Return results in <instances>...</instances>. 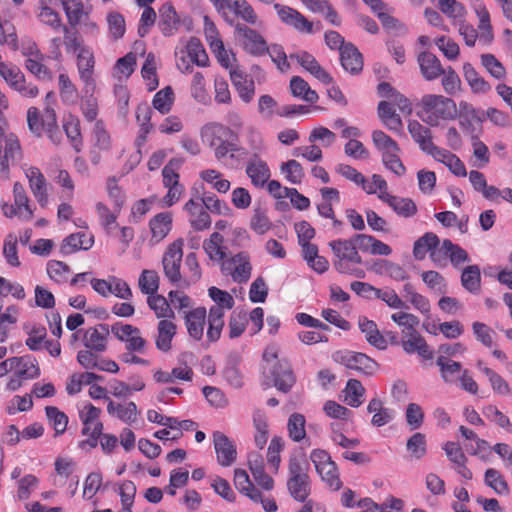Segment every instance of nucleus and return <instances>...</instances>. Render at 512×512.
<instances>
[{"label": "nucleus", "instance_id": "13d9d810", "mask_svg": "<svg viewBox=\"0 0 512 512\" xmlns=\"http://www.w3.org/2000/svg\"><path fill=\"white\" fill-rule=\"evenodd\" d=\"M406 448L415 459H421L427 452L425 435L420 432L414 433L407 440Z\"/></svg>", "mask_w": 512, "mask_h": 512}, {"label": "nucleus", "instance_id": "4468645a", "mask_svg": "<svg viewBox=\"0 0 512 512\" xmlns=\"http://www.w3.org/2000/svg\"><path fill=\"white\" fill-rule=\"evenodd\" d=\"M290 59H295L305 70L325 84L333 82L332 76L324 70L313 55L304 51L298 54H290Z\"/></svg>", "mask_w": 512, "mask_h": 512}, {"label": "nucleus", "instance_id": "a18cd8bd", "mask_svg": "<svg viewBox=\"0 0 512 512\" xmlns=\"http://www.w3.org/2000/svg\"><path fill=\"white\" fill-rule=\"evenodd\" d=\"M147 303L149 307L155 312L158 318H173L174 311L170 307L167 299L159 294L148 296Z\"/></svg>", "mask_w": 512, "mask_h": 512}, {"label": "nucleus", "instance_id": "69168bd1", "mask_svg": "<svg viewBox=\"0 0 512 512\" xmlns=\"http://www.w3.org/2000/svg\"><path fill=\"white\" fill-rule=\"evenodd\" d=\"M391 319L400 327H403V333L414 332L417 331L416 327L419 325L420 321L417 316L411 313L406 312H397L391 315Z\"/></svg>", "mask_w": 512, "mask_h": 512}, {"label": "nucleus", "instance_id": "3c124183", "mask_svg": "<svg viewBox=\"0 0 512 512\" xmlns=\"http://www.w3.org/2000/svg\"><path fill=\"white\" fill-rule=\"evenodd\" d=\"M372 141L375 147L382 152H399L400 148L398 144L387 134L381 130H375L372 133Z\"/></svg>", "mask_w": 512, "mask_h": 512}, {"label": "nucleus", "instance_id": "774afa93", "mask_svg": "<svg viewBox=\"0 0 512 512\" xmlns=\"http://www.w3.org/2000/svg\"><path fill=\"white\" fill-rule=\"evenodd\" d=\"M481 63L485 69L496 79H502L505 77L506 71L504 66L499 60L492 54H482Z\"/></svg>", "mask_w": 512, "mask_h": 512}, {"label": "nucleus", "instance_id": "49530a36", "mask_svg": "<svg viewBox=\"0 0 512 512\" xmlns=\"http://www.w3.org/2000/svg\"><path fill=\"white\" fill-rule=\"evenodd\" d=\"M344 391L346 401L351 407H358L362 404L361 398L365 393V388L359 380L350 379Z\"/></svg>", "mask_w": 512, "mask_h": 512}, {"label": "nucleus", "instance_id": "f257e3e1", "mask_svg": "<svg viewBox=\"0 0 512 512\" xmlns=\"http://www.w3.org/2000/svg\"><path fill=\"white\" fill-rule=\"evenodd\" d=\"M419 105L418 116L432 127L438 126L440 120H454L458 115L455 101L443 95L426 94Z\"/></svg>", "mask_w": 512, "mask_h": 512}, {"label": "nucleus", "instance_id": "6e6552de", "mask_svg": "<svg viewBox=\"0 0 512 512\" xmlns=\"http://www.w3.org/2000/svg\"><path fill=\"white\" fill-rule=\"evenodd\" d=\"M273 386L280 392L288 393L296 383V376L288 360L282 359L273 366L267 367Z\"/></svg>", "mask_w": 512, "mask_h": 512}, {"label": "nucleus", "instance_id": "c756f323", "mask_svg": "<svg viewBox=\"0 0 512 512\" xmlns=\"http://www.w3.org/2000/svg\"><path fill=\"white\" fill-rule=\"evenodd\" d=\"M172 226V216L170 213H159L150 220V229L152 239L156 242L164 239L170 232Z\"/></svg>", "mask_w": 512, "mask_h": 512}, {"label": "nucleus", "instance_id": "ea45409f", "mask_svg": "<svg viewBox=\"0 0 512 512\" xmlns=\"http://www.w3.org/2000/svg\"><path fill=\"white\" fill-rule=\"evenodd\" d=\"M461 283L470 293H478L481 287L480 268L477 265L467 266L461 274Z\"/></svg>", "mask_w": 512, "mask_h": 512}, {"label": "nucleus", "instance_id": "a19ab883", "mask_svg": "<svg viewBox=\"0 0 512 512\" xmlns=\"http://www.w3.org/2000/svg\"><path fill=\"white\" fill-rule=\"evenodd\" d=\"M159 281V275L155 270L145 269L139 277L138 286L143 294L150 296L157 293L159 289Z\"/></svg>", "mask_w": 512, "mask_h": 512}, {"label": "nucleus", "instance_id": "20e7f679", "mask_svg": "<svg viewBox=\"0 0 512 512\" xmlns=\"http://www.w3.org/2000/svg\"><path fill=\"white\" fill-rule=\"evenodd\" d=\"M22 156L18 137L13 133H3L0 127V176H7L9 166L20 161Z\"/></svg>", "mask_w": 512, "mask_h": 512}, {"label": "nucleus", "instance_id": "f03ea898", "mask_svg": "<svg viewBox=\"0 0 512 512\" xmlns=\"http://www.w3.org/2000/svg\"><path fill=\"white\" fill-rule=\"evenodd\" d=\"M308 463L305 458L291 456L288 463L287 489L291 497L304 504L310 494V478L307 474Z\"/></svg>", "mask_w": 512, "mask_h": 512}, {"label": "nucleus", "instance_id": "603ef678", "mask_svg": "<svg viewBox=\"0 0 512 512\" xmlns=\"http://www.w3.org/2000/svg\"><path fill=\"white\" fill-rule=\"evenodd\" d=\"M183 159L172 158L163 168L162 176L165 186L180 185L178 169L182 166Z\"/></svg>", "mask_w": 512, "mask_h": 512}, {"label": "nucleus", "instance_id": "58836bf2", "mask_svg": "<svg viewBox=\"0 0 512 512\" xmlns=\"http://www.w3.org/2000/svg\"><path fill=\"white\" fill-rule=\"evenodd\" d=\"M63 130L67 138L71 141L76 151H80L81 145V132L80 120L78 117L68 114L63 118Z\"/></svg>", "mask_w": 512, "mask_h": 512}, {"label": "nucleus", "instance_id": "e2e57ef3", "mask_svg": "<svg viewBox=\"0 0 512 512\" xmlns=\"http://www.w3.org/2000/svg\"><path fill=\"white\" fill-rule=\"evenodd\" d=\"M122 503V510L120 512H132L131 507L136 495V486L132 481H124L120 485L119 491Z\"/></svg>", "mask_w": 512, "mask_h": 512}, {"label": "nucleus", "instance_id": "2f4dec72", "mask_svg": "<svg viewBox=\"0 0 512 512\" xmlns=\"http://www.w3.org/2000/svg\"><path fill=\"white\" fill-rule=\"evenodd\" d=\"M367 410L369 413H373L371 423L376 427L388 424L393 418L392 411L385 408L383 406V402L379 398H373L370 400Z\"/></svg>", "mask_w": 512, "mask_h": 512}, {"label": "nucleus", "instance_id": "5fc2aeb1", "mask_svg": "<svg viewBox=\"0 0 512 512\" xmlns=\"http://www.w3.org/2000/svg\"><path fill=\"white\" fill-rule=\"evenodd\" d=\"M232 14L251 25H256L258 22L256 12L246 0H236Z\"/></svg>", "mask_w": 512, "mask_h": 512}, {"label": "nucleus", "instance_id": "c9c22d12", "mask_svg": "<svg viewBox=\"0 0 512 512\" xmlns=\"http://www.w3.org/2000/svg\"><path fill=\"white\" fill-rule=\"evenodd\" d=\"M13 195L14 204L18 208V217L24 220H30L33 216V211L29 206V199L21 183H14Z\"/></svg>", "mask_w": 512, "mask_h": 512}, {"label": "nucleus", "instance_id": "1a4fd4ad", "mask_svg": "<svg viewBox=\"0 0 512 512\" xmlns=\"http://www.w3.org/2000/svg\"><path fill=\"white\" fill-rule=\"evenodd\" d=\"M234 29L242 37V46L247 53L254 56L266 54L267 42L258 31L240 23L234 25Z\"/></svg>", "mask_w": 512, "mask_h": 512}, {"label": "nucleus", "instance_id": "b1692460", "mask_svg": "<svg viewBox=\"0 0 512 512\" xmlns=\"http://www.w3.org/2000/svg\"><path fill=\"white\" fill-rule=\"evenodd\" d=\"M406 336L408 338L402 341V347L406 353L412 354L417 352L425 359L433 357V352L429 349L425 339L417 331L408 332Z\"/></svg>", "mask_w": 512, "mask_h": 512}, {"label": "nucleus", "instance_id": "f8f14e48", "mask_svg": "<svg viewBox=\"0 0 512 512\" xmlns=\"http://www.w3.org/2000/svg\"><path fill=\"white\" fill-rule=\"evenodd\" d=\"M110 329L107 324H99L96 327L88 328L83 336V343L87 349L95 352H104L107 348V338Z\"/></svg>", "mask_w": 512, "mask_h": 512}, {"label": "nucleus", "instance_id": "4d7b16f0", "mask_svg": "<svg viewBox=\"0 0 512 512\" xmlns=\"http://www.w3.org/2000/svg\"><path fill=\"white\" fill-rule=\"evenodd\" d=\"M188 55L198 66H206L209 58L203 46L197 38H191L187 44Z\"/></svg>", "mask_w": 512, "mask_h": 512}, {"label": "nucleus", "instance_id": "393cba45", "mask_svg": "<svg viewBox=\"0 0 512 512\" xmlns=\"http://www.w3.org/2000/svg\"><path fill=\"white\" fill-rule=\"evenodd\" d=\"M430 154L435 160L445 164L456 176L464 177L467 175L463 162L455 154L438 147H435Z\"/></svg>", "mask_w": 512, "mask_h": 512}, {"label": "nucleus", "instance_id": "0eeeda50", "mask_svg": "<svg viewBox=\"0 0 512 512\" xmlns=\"http://www.w3.org/2000/svg\"><path fill=\"white\" fill-rule=\"evenodd\" d=\"M336 360L348 369H353L365 375H373L378 370V363L364 353L343 351L336 353Z\"/></svg>", "mask_w": 512, "mask_h": 512}, {"label": "nucleus", "instance_id": "680f3d73", "mask_svg": "<svg viewBox=\"0 0 512 512\" xmlns=\"http://www.w3.org/2000/svg\"><path fill=\"white\" fill-rule=\"evenodd\" d=\"M70 271V267L61 261L51 260L47 264V273L49 277L57 283L66 282Z\"/></svg>", "mask_w": 512, "mask_h": 512}, {"label": "nucleus", "instance_id": "09e8293b", "mask_svg": "<svg viewBox=\"0 0 512 512\" xmlns=\"http://www.w3.org/2000/svg\"><path fill=\"white\" fill-rule=\"evenodd\" d=\"M45 412L56 435L63 434L67 428L68 417L55 406H47Z\"/></svg>", "mask_w": 512, "mask_h": 512}, {"label": "nucleus", "instance_id": "052dcab7", "mask_svg": "<svg viewBox=\"0 0 512 512\" xmlns=\"http://www.w3.org/2000/svg\"><path fill=\"white\" fill-rule=\"evenodd\" d=\"M483 373L488 377L493 391L500 395H509L511 389L507 381L492 369L485 367L482 369Z\"/></svg>", "mask_w": 512, "mask_h": 512}, {"label": "nucleus", "instance_id": "8fccbe9b", "mask_svg": "<svg viewBox=\"0 0 512 512\" xmlns=\"http://www.w3.org/2000/svg\"><path fill=\"white\" fill-rule=\"evenodd\" d=\"M485 483L497 494L507 495L509 487L503 476L495 469L489 468L485 472Z\"/></svg>", "mask_w": 512, "mask_h": 512}, {"label": "nucleus", "instance_id": "5701e85b", "mask_svg": "<svg viewBox=\"0 0 512 512\" xmlns=\"http://www.w3.org/2000/svg\"><path fill=\"white\" fill-rule=\"evenodd\" d=\"M408 131L414 141L419 144L420 148L427 152L431 153L432 150L436 147L432 142V135L429 128L423 126L416 120H411L408 123Z\"/></svg>", "mask_w": 512, "mask_h": 512}, {"label": "nucleus", "instance_id": "c03bdc74", "mask_svg": "<svg viewBox=\"0 0 512 512\" xmlns=\"http://www.w3.org/2000/svg\"><path fill=\"white\" fill-rule=\"evenodd\" d=\"M375 270L378 273H385L396 281H403L408 278L407 272L397 263L380 259L375 263Z\"/></svg>", "mask_w": 512, "mask_h": 512}, {"label": "nucleus", "instance_id": "423d86ee", "mask_svg": "<svg viewBox=\"0 0 512 512\" xmlns=\"http://www.w3.org/2000/svg\"><path fill=\"white\" fill-rule=\"evenodd\" d=\"M430 258L438 266L446 265L448 258L454 267H458L460 264L470 261L468 253L449 239L443 240L438 249L432 250Z\"/></svg>", "mask_w": 512, "mask_h": 512}, {"label": "nucleus", "instance_id": "9b49d317", "mask_svg": "<svg viewBox=\"0 0 512 512\" xmlns=\"http://www.w3.org/2000/svg\"><path fill=\"white\" fill-rule=\"evenodd\" d=\"M213 443L218 463L224 467L231 466L235 462L237 455L234 443L220 431L213 433Z\"/></svg>", "mask_w": 512, "mask_h": 512}, {"label": "nucleus", "instance_id": "412c9836", "mask_svg": "<svg viewBox=\"0 0 512 512\" xmlns=\"http://www.w3.org/2000/svg\"><path fill=\"white\" fill-rule=\"evenodd\" d=\"M205 321L206 309L204 307H197L186 313L185 322L189 335L196 340H200L203 337Z\"/></svg>", "mask_w": 512, "mask_h": 512}, {"label": "nucleus", "instance_id": "dca6fc26", "mask_svg": "<svg viewBox=\"0 0 512 512\" xmlns=\"http://www.w3.org/2000/svg\"><path fill=\"white\" fill-rule=\"evenodd\" d=\"M342 67L351 74H358L363 69L362 54L352 43H347L340 51Z\"/></svg>", "mask_w": 512, "mask_h": 512}, {"label": "nucleus", "instance_id": "cd10ccee", "mask_svg": "<svg viewBox=\"0 0 512 512\" xmlns=\"http://www.w3.org/2000/svg\"><path fill=\"white\" fill-rule=\"evenodd\" d=\"M440 368L441 377L446 383H455L461 377L462 365L460 362L453 361L444 355H440L436 360Z\"/></svg>", "mask_w": 512, "mask_h": 512}, {"label": "nucleus", "instance_id": "6e6d98bb", "mask_svg": "<svg viewBox=\"0 0 512 512\" xmlns=\"http://www.w3.org/2000/svg\"><path fill=\"white\" fill-rule=\"evenodd\" d=\"M479 18L478 29L480 31V40L484 42H491L493 39L492 27L490 24V14L485 6H481L476 10Z\"/></svg>", "mask_w": 512, "mask_h": 512}, {"label": "nucleus", "instance_id": "c85d7f7f", "mask_svg": "<svg viewBox=\"0 0 512 512\" xmlns=\"http://www.w3.org/2000/svg\"><path fill=\"white\" fill-rule=\"evenodd\" d=\"M107 412L125 423L135 422L138 416V409L134 402H128L126 405H122L108 400Z\"/></svg>", "mask_w": 512, "mask_h": 512}, {"label": "nucleus", "instance_id": "a211bd4d", "mask_svg": "<svg viewBox=\"0 0 512 512\" xmlns=\"http://www.w3.org/2000/svg\"><path fill=\"white\" fill-rule=\"evenodd\" d=\"M160 19L158 27L164 36L173 35L180 24L179 17L170 3H165L159 9Z\"/></svg>", "mask_w": 512, "mask_h": 512}, {"label": "nucleus", "instance_id": "0e129e2a", "mask_svg": "<svg viewBox=\"0 0 512 512\" xmlns=\"http://www.w3.org/2000/svg\"><path fill=\"white\" fill-rule=\"evenodd\" d=\"M442 86L448 95H454L461 89V80L455 70L449 66L442 74Z\"/></svg>", "mask_w": 512, "mask_h": 512}, {"label": "nucleus", "instance_id": "a878e982", "mask_svg": "<svg viewBox=\"0 0 512 512\" xmlns=\"http://www.w3.org/2000/svg\"><path fill=\"white\" fill-rule=\"evenodd\" d=\"M249 469L259 486L265 490L273 489L274 480L265 472L263 460L259 454H252L249 456Z\"/></svg>", "mask_w": 512, "mask_h": 512}, {"label": "nucleus", "instance_id": "864d4df0", "mask_svg": "<svg viewBox=\"0 0 512 512\" xmlns=\"http://www.w3.org/2000/svg\"><path fill=\"white\" fill-rule=\"evenodd\" d=\"M321 476L322 480L325 481L334 490H339L342 482L337 473V466L335 462L331 461L324 466H321L316 470Z\"/></svg>", "mask_w": 512, "mask_h": 512}, {"label": "nucleus", "instance_id": "473e14b6", "mask_svg": "<svg viewBox=\"0 0 512 512\" xmlns=\"http://www.w3.org/2000/svg\"><path fill=\"white\" fill-rule=\"evenodd\" d=\"M93 243V236L86 237L84 233H74L63 240L61 251L69 254L78 249L88 250L92 247Z\"/></svg>", "mask_w": 512, "mask_h": 512}, {"label": "nucleus", "instance_id": "4be33fe9", "mask_svg": "<svg viewBox=\"0 0 512 512\" xmlns=\"http://www.w3.org/2000/svg\"><path fill=\"white\" fill-rule=\"evenodd\" d=\"M17 361L13 363L14 375L24 380L34 379L40 375V369L35 358L30 355L14 357Z\"/></svg>", "mask_w": 512, "mask_h": 512}, {"label": "nucleus", "instance_id": "9d476101", "mask_svg": "<svg viewBox=\"0 0 512 512\" xmlns=\"http://www.w3.org/2000/svg\"><path fill=\"white\" fill-rule=\"evenodd\" d=\"M274 9L285 25L293 27L300 33H313V22L309 21L296 9L278 3L274 4Z\"/></svg>", "mask_w": 512, "mask_h": 512}, {"label": "nucleus", "instance_id": "e433bc0d", "mask_svg": "<svg viewBox=\"0 0 512 512\" xmlns=\"http://www.w3.org/2000/svg\"><path fill=\"white\" fill-rule=\"evenodd\" d=\"M224 311L220 307H211L208 315L207 338L211 342H215L220 338L221 331L224 327Z\"/></svg>", "mask_w": 512, "mask_h": 512}, {"label": "nucleus", "instance_id": "bb28decb", "mask_svg": "<svg viewBox=\"0 0 512 512\" xmlns=\"http://www.w3.org/2000/svg\"><path fill=\"white\" fill-rule=\"evenodd\" d=\"M246 173L255 186L262 187L270 177V170L266 162L254 156L247 164Z\"/></svg>", "mask_w": 512, "mask_h": 512}, {"label": "nucleus", "instance_id": "39448f33", "mask_svg": "<svg viewBox=\"0 0 512 512\" xmlns=\"http://www.w3.org/2000/svg\"><path fill=\"white\" fill-rule=\"evenodd\" d=\"M183 245L182 239L175 240L167 247L162 258L164 275L173 284L180 283L182 280L180 268L183 258Z\"/></svg>", "mask_w": 512, "mask_h": 512}, {"label": "nucleus", "instance_id": "338daca9", "mask_svg": "<svg viewBox=\"0 0 512 512\" xmlns=\"http://www.w3.org/2000/svg\"><path fill=\"white\" fill-rule=\"evenodd\" d=\"M391 203V208L400 216L409 218L417 213V206L410 198L396 197Z\"/></svg>", "mask_w": 512, "mask_h": 512}, {"label": "nucleus", "instance_id": "4c0bfd02", "mask_svg": "<svg viewBox=\"0 0 512 512\" xmlns=\"http://www.w3.org/2000/svg\"><path fill=\"white\" fill-rule=\"evenodd\" d=\"M41 118L43 130L54 144L59 145L61 142V132L58 128L57 117L54 109L47 107Z\"/></svg>", "mask_w": 512, "mask_h": 512}, {"label": "nucleus", "instance_id": "f704fd0d", "mask_svg": "<svg viewBox=\"0 0 512 512\" xmlns=\"http://www.w3.org/2000/svg\"><path fill=\"white\" fill-rule=\"evenodd\" d=\"M439 238L436 234L432 232L425 233L422 237L417 239L413 246V255L416 259L422 260L424 259L426 253L434 249H438Z\"/></svg>", "mask_w": 512, "mask_h": 512}, {"label": "nucleus", "instance_id": "72a5a7b5", "mask_svg": "<svg viewBox=\"0 0 512 512\" xmlns=\"http://www.w3.org/2000/svg\"><path fill=\"white\" fill-rule=\"evenodd\" d=\"M463 75L474 93H486L490 91V84L479 75L470 63L463 65Z\"/></svg>", "mask_w": 512, "mask_h": 512}, {"label": "nucleus", "instance_id": "7ed1b4c3", "mask_svg": "<svg viewBox=\"0 0 512 512\" xmlns=\"http://www.w3.org/2000/svg\"><path fill=\"white\" fill-rule=\"evenodd\" d=\"M329 246L331 247L335 258L333 265L338 272L351 274L354 271L351 265L362 263V258L356 250V246L352 238L331 241Z\"/></svg>", "mask_w": 512, "mask_h": 512}, {"label": "nucleus", "instance_id": "de8ad7c7", "mask_svg": "<svg viewBox=\"0 0 512 512\" xmlns=\"http://www.w3.org/2000/svg\"><path fill=\"white\" fill-rule=\"evenodd\" d=\"M174 101V93L170 86L158 91L153 98V107L160 113L165 114L171 110Z\"/></svg>", "mask_w": 512, "mask_h": 512}, {"label": "nucleus", "instance_id": "ddd939ff", "mask_svg": "<svg viewBox=\"0 0 512 512\" xmlns=\"http://www.w3.org/2000/svg\"><path fill=\"white\" fill-rule=\"evenodd\" d=\"M94 63L93 53L88 48L82 47L77 56V66L80 78L85 83L86 94H92L95 87L92 79Z\"/></svg>", "mask_w": 512, "mask_h": 512}, {"label": "nucleus", "instance_id": "37998d69", "mask_svg": "<svg viewBox=\"0 0 512 512\" xmlns=\"http://www.w3.org/2000/svg\"><path fill=\"white\" fill-rule=\"evenodd\" d=\"M305 417L300 413H293L290 415L287 423L289 437L295 441L300 442L306 436L305 430Z\"/></svg>", "mask_w": 512, "mask_h": 512}, {"label": "nucleus", "instance_id": "6ab92c4d", "mask_svg": "<svg viewBox=\"0 0 512 512\" xmlns=\"http://www.w3.org/2000/svg\"><path fill=\"white\" fill-rule=\"evenodd\" d=\"M358 326L361 332L365 335L366 341L379 350H384L387 347V341L384 336L380 333L377 324L367 319L366 317H360L358 320Z\"/></svg>", "mask_w": 512, "mask_h": 512}, {"label": "nucleus", "instance_id": "79ce46f5", "mask_svg": "<svg viewBox=\"0 0 512 512\" xmlns=\"http://www.w3.org/2000/svg\"><path fill=\"white\" fill-rule=\"evenodd\" d=\"M236 268H234L233 280L238 283H245L251 276L252 266L249 255L246 252L236 254Z\"/></svg>", "mask_w": 512, "mask_h": 512}, {"label": "nucleus", "instance_id": "aec40b11", "mask_svg": "<svg viewBox=\"0 0 512 512\" xmlns=\"http://www.w3.org/2000/svg\"><path fill=\"white\" fill-rule=\"evenodd\" d=\"M231 81L236 88L239 97L246 103H249L255 94V85L252 79L238 69L230 71Z\"/></svg>", "mask_w": 512, "mask_h": 512}, {"label": "nucleus", "instance_id": "7c9ffc66", "mask_svg": "<svg viewBox=\"0 0 512 512\" xmlns=\"http://www.w3.org/2000/svg\"><path fill=\"white\" fill-rule=\"evenodd\" d=\"M158 335L156 338V347L164 352L171 349V341L176 334V325L169 320H161L158 323Z\"/></svg>", "mask_w": 512, "mask_h": 512}, {"label": "nucleus", "instance_id": "bf43d9fd", "mask_svg": "<svg viewBox=\"0 0 512 512\" xmlns=\"http://www.w3.org/2000/svg\"><path fill=\"white\" fill-rule=\"evenodd\" d=\"M43 60L44 59L27 58L25 61V67L39 80L51 81L53 79V74L49 68L42 63Z\"/></svg>", "mask_w": 512, "mask_h": 512}, {"label": "nucleus", "instance_id": "f3484780", "mask_svg": "<svg viewBox=\"0 0 512 512\" xmlns=\"http://www.w3.org/2000/svg\"><path fill=\"white\" fill-rule=\"evenodd\" d=\"M418 63L421 74L427 81L435 80L444 73L440 60L430 52L419 54Z\"/></svg>", "mask_w": 512, "mask_h": 512}, {"label": "nucleus", "instance_id": "2eb2a0df", "mask_svg": "<svg viewBox=\"0 0 512 512\" xmlns=\"http://www.w3.org/2000/svg\"><path fill=\"white\" fill-rule=\"evenodd\" d=\"M30 189L38 203L45 207L48 203L47 182L44 175L37 167H29L26 172Z\"/></svg>", "mask_w": 512, "mask_h": 512}]
</instances>
